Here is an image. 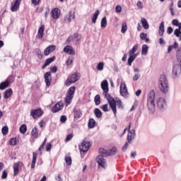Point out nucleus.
Here are the masks:
<instances>
[{
  "label": "nucleus",
  "mask_w": 181,
  "mask_h": 181,
  "mask_svg": "<svg viewBox=\"0 0 181 181\" xmlns=\"http://www.w3.org/2000/svg\"><path fill=\"white\" fill-rule=\"evenodd\" d=\"M101 88L105 93V95L108 101V104L112 109L115 117H117V107L115 103V100L108 94V81L107 80H104L101 83Z\"/></svg>",
  "instance_id": "nucleus-1"
},
{
  "label": "nucleus",
  "mask_w": 181,
  "mask_h": 181,
  "mask_svg": "<svg viewBox=\"0 0 181 181\" xmlns=\"http://www.w3.org/2000/svg\"><path fill=\"white\" fill-rule=\"evenodd\" d=\"M147 107L151 114L155 112V90L149 91L147 96Z\"/></svg>",
  "instance_id": "nucleus-2"
},
{
  "label": "nucleus",
  "mask_w": 181,
  "mask_h": 181,
  "mask_svg": "<svg viewBox=\"0 0 181 181\" xmlns=\"http://www.w3.org/2000/svg\"><path fill=\"white\" fill-rule=\"evenodd\" d=\"M158 87L162 93L166 94L169 91V82L166 76L160 75L159 78Z\"/></svg>",
  "instance_id": "nucleus-3"
},
{
  "label": "nucleus",
  "mask_w": 181,
  "mask_h": 181,
  "mask_svg": "<svg viewBox=\"0 0 181 181\" xmlns=\"http://www.w3.org/2000/svg\"><path fill=\"white\" fill-rule=\"evenodd\" d=\"M100 155H103V156H112L117 153V148L112 147L110 150H105L104 148L99 149Z\"/></svg>",
  "instance_id": "nucleus-4"
},
{
  "label": "nucleus",
  "mask_w": 181,
  "mask_h": 181,
  "mask_svg": "<svg viewBox=\"0 0 181 181\" xmlns=\"http://www.w3.org/2000/svg\"><path fill=\"white\" fill-rule=\"evenodd\" d=\"M79 78H80V76H78V74L75 73L68 77L67 80L65 81V86L69 87V86H71L73 83H76V81H78Z\"/></svg>",
  "instance_id": "nucleus-5"
},
{
  "label": "nucleus",
  "mask_w": 181,
  "mask_h": 181,
  "mask_svg": "<svg viewBox=\"0 0 181 181\" xmlns=\"http://www.w3.org/2000/svg\"><path fill=\"white\" fill-rule=\"evenodd\" d=\"M76 90V87L72 86L69 88L68 90V95L66 97L65 99V103H66V106L69 105V104L71 103V100H73V97H74V91Z\"/></svg>",
  "instance_id": "nucleus-6"
},
{
  "label": "nucleus",
  "mask_w": 181,
  "mask_h": 181,
  "mask_svg": "<svg viewBox=\"0 0 181 181\" xmlns=\"http://www.w3.org/2000/svg\"><path fill=\"white\" fill-rule=\"evenodd\" d=\"M157 107H158L159 110L160 111H165L166 108H168V102L166 101V99L163 98H159L157 99Z\"/></svg>",
  "instance_id": "nucleus-7"
},
{
  "label": "nucleus",
  "mask_w": 181,
  "mask_h": 181,
  "mask_svg": "<svg viewBox=\"0 0 181 181\" xmlns=\"http://www.w3.org/2000/svg\"><path fill=\"white\" fill-rule=\"evenodd\" d=\"M119 93L122 97L124 98H128L129 93H128V89L127 88L125 82L120 83Z\"/></svg>",
  "instance_id": "nucleus-8"
},
{
  "label": "nucleus",
  "mask_w": 181,
  "mask_h": 181,
  "mask_svg": "<svg viewBox=\"0 0 181 181\" xmlns=\"http://www.w3.org/2000/svg\"><path fill=\"white\" fill-rule=\"evenodd\" d=\"M104 158H105V156L100 154L96 158V162L98 164V166L105 169L107 168V160Z\"/></svg>",
  "instance_id": "nucleus-9"
},
{
  "label": "nucleus",
  "mask_w": 181,
  "mask_h": 181,
  "mask_svg": "<svg viewBox=\"0 0 181 181\" xmlns=\"http://www.w3.org/2000/svg\"><path fill=\"white\" fill-rule=\"evenodd\" d=\"M43 112L42 109H33L30 111V116L33 117V119H37L42 117Z\"/></svg>",
  "instance_id": "nucleus-10"
},
{
  "label": "nucleus",
  "mask_w": 181,
  "mask_h": 181,
  "mask_svg": "<svg viewBox=\"0 0 181 181\" xmlns=\"http://www.w3.org/2000/svg\"><path fill=\"white\" fill-rule=\"evenodd\" d=\"M90 146H91L90 141H83L82 143L79 145V150L81 152L86 153V152L90 149Z\"/></svg>",
  "instance_id": "nucleus-11"
},
{
  "label": "nucleus",
  "mask_w": 181,
  "mask_h": 181,
  "mask_svg": "<svg viewBox=\"0 0 181 181\" xmlns=\"http://www.w3.org/2000/svg\"><path fill=\"white\" fill-rule=\"evenodd\" d=\"M173 74L174 77H179L181 74V63L176 64L173 68Z\"/></svg>",
  "instance_id": "nucleus-12"
},
{
  "label": "nucleus",
  "mask_w": 181,
  "mask_h": 181,
  "mask_svg": "<svg viewBox=\"0 0 181 181\" xmlns=\"http://www.w3.org/2000/svg\"><path fill=\"white\" fill-rule=\"evenodd\" d=\"M74 19H76V15H74V13L71 11L66 15V16L64 18V21L66 23H70L71 21H74Z\"/></svg>",
  "instance_id": "nucleus-13"
},
{
  "label": "nucleus",
  "mask_w": 181,
  "mask_h": 181,
  "mask_svg": "<svg viewBox=\"0 0 181 181\" xmlns=\"http://www.w3.org/2000/svg\"><path fill=\"white\" fill-rule=\"evenodd\" d=\"M23 166V162H18V163H15L13 165V175L14 176H16V175H18V173H19V169H21V168Z\"/></svg>",
  "instance_id": "nucleus-14"
},
{
  "label": "nucleus",
  "mask_w": 181,
  "mask_h": 181,
  "mask_svg": "<svg viewBox=\"0 0 181 181\" xmlns=\"http://www.w3.org/2000/svg\"><path fill=\"white\" fill-rule=\"evenodd\" d=\"M44 78L46 86L49 87L50 84H52V73L46 72L44 75Z\"/></svg>",
  "instance_id": "nucleus-15"
},
{
  "label": "nucleus",
  "mask_w": 181,
  "mask_h": 181,
  "mask_svg": "<svg viewBox=\"0 0 181 181\" xmlns=\"http://www.w3.org/2000/svg\"><path fill=\"white\" fill-rule=\"evenodd\" d=\"M81 40V35L78 33H75L67 39V42H80Z\"/></svg>",
  "instance_id": "nucleus-16"
},
{
  "label": "nucleus",
  "mask_w": 181,
  "mask_h": 181,
  "mask_svg": "<svg viewBox=\"0 0 181 181\" xmlns=\"http://www.w3.org/2000/svg\"><path fill=\"white\" fill-rule=\"evenodd\" d=\"M50 13L52 19H59L60 18V10L58 8L52 9Z\"/></svg>",
  "instance_id": "nucleus-17"
},
{
  "label": "nucleus",
  "mask_w": 181,
  "mask_h": 181,
  "mask_svg": "<svg viewBox=\"0 0 181 181\" xmlns=\"http://www.w3.org/2000/svg\"><path fill=\"white\" fill-rule=\"evenodd\" d=\"M64 53H66L67 54H71V56H74L76 54V51H74V48L70 45H66L64 48Z\"/></svg>",
  "instance_id": "nucleus-18"
},
{
  "label": "nucleus",
  "mask_w": 181,
  "mask_h": 181,
  "mask_svg": "<svg viewBox=\"0 0 181 181\" xmlns=\"http://www.w3.org/2000/svg\"><path fill=\"white\" fill-rule=\"evenodd\" d=\"M64 105L62 102H59L52 107V112H59L61 110H63Z\"/></svg>",
  "instance_id": "nucleus-19"
},
{
  "label": "nucleus",
  "mask_w": 181,
  "mask_h": 181,
  "mask_svg": "<svg viewBox=\"0 0 181 181\" xmlns=\"http://www.w3.org/2000/svg\"><path fill=\"white\" fill-rule=\"evenodd\" d=\"M21 0H16L14 4H11V11L12 12H16L19 9V6H21Z\"/></svg>",
  "instance_id": "nucleus-20"
},
{
  "label": "nucleus",
  "mask_w": 181,
  "mask_h": 181,
  "mask_svg": "<svg viewBox=\"0 0 181 181\" xmlns=\"http://www.w3.org/2000/svg\"><path fill=\"white\" fill-rule=\"evenodd\" d=\"M56 50V45H49L44 51L45 56H49L52 52Z\"/></svg>",
  "instance_id": "nucleus-21"
},
{
  "label": "nucleus",
  "mask_w": 181,
  "mask_h": 181,
  "mask_svg": "<svg viewBox=\"0 0 181 181\" xmlns=\"http://www.w3.org/2000/svg\"><path fill=\"white\" fill-rule=\"evenodd\" d=\"M135 138V130L132 129L129 131L127 134V141L129 144L134 141V139Z\"/></svg>",
  "instance_id": "nucleus-22"
},
{
  "label": "nucleus",
  "mask_w": 181,
  "mask_h": 181,
  "mask_svg": "<svg viewBox=\"0 0 181 181\" xmlns=\"http://www.w3.org/2000/svg\"><path fill=\"white\" fill-rule=\"evenodd\" d=\"M74 117L75 119H78L79 118H81L83 113L81 112V110H80V109L74 108Z\"/></svg>",
  "instance_id": "nucleus-23"
},
{
  "label": "nucleus",
  "mask_w": 181,
  "mask_h": 181,
  "mask_svg": "<svg viewBox=\"0 0 181 181\" xmlns=\"http://www.w3.org/2000/svg\"><path fill=\"white\" fill-rule=\"evenodd\" d=\"M54 60H56V57H52V58L47 59L42 69H46V67H47V66H49V64H50L51 63H53Z\"/></svg>",
  "instance_id": "nucleus-24"
},
{
  "label": "nucleus",
  "mask_w": 181,
  "mask_h": 181,
  "mask_svg": "<svg viewBox=\"0 0 181 181\" xmlns=\"http://www.w3.org/2000/svg\"><path fill=\"white\" fill-rule=\"evenodd\" d=\"M164 33H165V23L162 21L158 28L159 36H163Z\"/></svg>",
  "instance_id": "nucleus-25"
},
{
  "label": "nucleus",
  "mask_w": 181,
  "mask_h": 181,
  "mask_svg": "<svg viewBox=\"0 0 181 181\" xmlns=\"http://www.w3.org/2000/svg\"><path fill=\"white\" fill-rule=\"evenodd\" d=\"M138 56V54H129V59H128V64L129 66H132V62L136 59V57Z\"/></svg>",
  "instance_id": "nucleus-26"
},
{
  "label": "nucleus",
  "mask_w": 181,
  "mask_h": 181,
  "mask_svg": "<svg viewBox=\"0 0 181 181\" xmlns=\"http://www.w3.org/2000/svg\"><path fill=\"white\" fill-rule=\"evenodd\" d=\"M9 80H6L4 82H1L0 83V90H5V88H8L9 87Z\"/></svg>",
  "instance_id": "nucleus-27"
},
{
  "label": "nucleus",
  "mask_w": 181,
  "mask_h": 181,
  "mask_svg": "<svg viewBox=\"0 0 181 181\" xmlns=\"http://www.w3.org/2000/svg\"><path fill=\"white\" fill-rule=\"evenodd\" d=\"M36 160H37V153H33V160L31 163V169H34L35 165H36Z\"/></svg>",
  "instance_id": "nucleus-28"
},
{
  "label": "nucleus",
  "mask_w": 181,
  "mask_h": 181,
  "mask_svg": "<svg viewBox=\"0 0 181 181\" xmlns=\"http://www.w3.org/2000/svg\"><path fill=\"white\" fill-rule=\"evenodd\" d=\"M43 33H45V26L42 25L38 30L37 36L40 39H43Z\"/></svg>",
  "instance_id": "nucleus-29"
},
{
  "label": "nucleus",
  "mask_w": 181,
  "mask_h": 181,
  "mask_svg": "<svg viewBox=\"0 0 181 181\" xmlns=\"http://www.w3.org/2000/svg\"><path fill=\"white\" fill-rule=\"evenodd\" d=\"M141 22L144 29H149V24L148 23V21H146L145 18H142L141 19Z\"/></svg>",
  "instance_id": "nucleus-30"
},
{
  "label": "nucleus",
  "mask_w": 181,
  "mask_h": 181,
  "mask_svg": "<svg viewBox=\"0 0 181 181\" xmlns=\"http://www.w3.org/2000/svg\"><path fill=\"white\" fill-rule=\"evenodd\" d=\"M148 49L149 47H148L146 45H143L141 48V54H143V56H146V54H148Z\"/></svg>",
  "instance_id": "nucleus-31"
},
{
  "label": "nucleus",
  "mask_w": 181,
  "mask_h": 181,
  "mask_svg": "<svg viewBox=\"0 0 181 181\" xmlns=\"http://www.w3.org/2000/svg\"><path fill=\"white\" fill-rule=\"evenodd\" d=\"M13 91L12 88L7 89L4 93V98H9L11 97Z\"/></svg>",
  "instance_id": "nucleus-32"
},
{
  "label": "nucleus",
  "mask_w": 181,
  "mask_h": 181,
  "mask_svg": "<svg viewBox=\"0 0 181 181\" xmlns=\"http://www.w3.org/2000/svg\"><path fill=\"white\" fill-rule=\"evenodd\" d=\"M31 135H33L36 139L39 138V131L37 130V128L34 127L32 129Z\"/></svg>",
  "instance_id": "nucleus-33"
},
{
  "label": "nucleus",
  "mask_w": 181,
  "mask_h": 181,
  "mask_svg": "<svg viewBox=\"0 0 181 181\" xmlns=\"http://www.w3.org/2000/svg\"><path fill=\"white\" fill-rule=\"evenodd\" d=\"M99 15H100V11L96 10L95 11V13H93V18H92L93 23H95V22H97V19H98Z\"/></svg>",
  "instance_id": "nucleus-34"
},
{
  "label": "nucleus",
  "mask_w": 181,
  "mask_h": 181,
  "mask_svg": "<svg viewBox=\"0 0 181 181\" xmlns=\"http://www.w3.org/2000/svg\"><path fill=\"white\" fill-rule=\"evenodd\" d=\"M94 114L97 118H101L103 117V112L98 108L94 110Z\"/></svg>",
  "instance_id": "nucleus-35"
},
{
  "label": "nucleus",
  "mask_w": 181,
  "mask_h": 181,
  "mask_svg": "<svg viewBox=\"0 0 181 181\" xmlns=\"http://www.w3.org/2000/svg\"><path fill=\"white\" fill-rule=\"evenodd\" d=\"M88 125L90 129L94 128L95 127V120L94 119H90Z\"/></svg>",
  "instance_id": "nucleus-36"
},
{
  "label": "nucleus",
  "mask_w": 181,
  "mask_h": 181,
  "mask_svg": "<svg viewBox=\"0 0 181 181\" xmlns=\"http://www.w3.org/2000/svg\"><path fill=\"white\" fill-rule=\"evenodd\" d=\"M96 69L98 70V71H103L104 70V62H100L96 66Z\"/></svg>",
  "instance_id": "nucleus-37"
},
{
  "label": "nucleus",
  "mask_w": 181,
  "mask_h": 181,
  "mask_svg": "<svg viewBox=\"0 0 181 181\" xmlns=\"http://www.w3.org/2000/svg\"><path fill=\"white\" fill-rule=\"evenodd\" d=\"M26 131H28V128L26 127V124H22L20 127L21 134H25Z\"/></svg>",
  "instance_id": "nucleus-38"
},
{
  "label": "nucleus",
  "mask_w": 181,
  "mask_h": 181,
  "mask_svg": "<svg viewBox=\"0 0 181 181\" xmlns=\"http://www.w3.org/2000/svg\"><path fill=\"white\" fill-rule=\"evenodd\" d=\"M138 50V45H135L132 49L129 50V54H135V52Z\"/></svg>",
  "instance_id": "nucleus-39"
},
{
  "label": "nucleus",
  "mask_w": 181,
  "mask_h": 181,
  "mask_svg": "<svg viewBox=\"0 0 181 181\" xmlns=\"http://www.w3.org/2000/svg\"><path fill=\"white\" fill-rule=\"evenodd\" d=\"M1 132L3 135H8V132H9V128L8 126H4L1 129Z\"/></svg>",
  "instance_id": "nucleus-40"
},
{
  "label": "nucleus",
  "mask_w": 181,
  "mask_h": 181,
  "mask_svg": "<svg viewBox=\"0 0 181 181\" xmlns=\"http://www.w3.org/2000/svg\"><path fill=\"white\" fill-rule=\"evenodd\" d=\"M127 29H128V26L127 25V23L126 22L122 23L121 32L122 33H125V32H127Z\"/></svg>",
  "instance_id": "nucleus-41"
},
{
  "label": "nucleus",
  "mask_w": 181,
  "mask_h": 181,
  "mask_svg": "<svg viewBox=\"0 0 181 181\" xmlns=\"http://www.w3.org/2000/svg\"><path fill=\"white\" fill-rule=\"evenodd\" d=\"M101 28H107V17H103L101 20Z\"/></svg>",
  "instance_id": "nucleus-42"
},
{
  "label": "nucleus",
  "mask_w": 181,
  "mask_h": 181,
  "mask_svg": "<svg viewBox=\"0 0 181 181\" xmlns=\"http://www.w3.org/2000/svg\"><path fill=\"white\" fill-rule=\"evenodd\" d=\"M177 59L181 64V47L177 51Z\"/></svg>",
  "instance_id": "nucleus-43"
},
{
  "label": "nucleus",
  "mask_w": 181,
  "mask_h": 181,
  "mask_svg": "<svg viewBox=\"0 0 181 181\" xmlns=\"http://www.w3.org/2000/svg\"><path fill=\"white\" fill-rule=\"evenodd\" d=\"M18 144V141H16V138H11L9 140V145H11V146H15Z\"/></svg>",
  "instance_id": "nucleus-44"
},
{
  "label": "nucleus",
  "mask_w": 181,
  "mask_h": 181,
  "mask_svg": "<svg viewBox=\"0 0 181 181\" xmlns=\"http://www.w3.org/2000/svg\"><path fill=\"white\" fill-rule=\"evenodd\" d=\"M95 104L96 105H100V103H101V100H100V95H96L94 98Z\"/></svg>",
  "instance_id": "nucleus-45"
},
{
  "label": "nucleus",
  "mask_w": 181,
  "mask_h": 181,
  "mask_svg": "<svg viewBox=\"0 0 181 181\" xmlns=\"http://www.w3.org/2000/svg\"><path fill=\"white\" fill-rule=\"evenodd\" d=\"M117 104L118 108H124V105L122 104V100L120 99H117V100L115 102Z\"/></svg>",
  "instance_id": "nucleus-46"
},
{
  "label": "nucleus",
  "mask_w": 181,
  "mask_h": 181,
  "mask_svg": "<svg viewBox=\"0 0 181 181\" xmlns=\"http://www.w3.org/2000/svg\"><path fill=\"white\" fill-rule=\"evenodd\" d=\"M35 53L40 59H42V57H43V54H42V51L40 50V49H35Z\"/></svg>",
  "instance_id": "nucleus-47"
},
{
  "label": "nucleus",
  "mask_w": 181,
  "mask_h": 181,
  "mask_svg": "<svg viewBox=\"0 0 181 181\" xmlns=\"http://www.w3.org/2000/svg\"><path fill=\"white\" fill-rule=\"evenodd\" d=\"M65 162H66V165L70 166V165H71V162H72L71 157H69V156L65 157Z\"/></svg>",
  "instance_id": "nucleus-48"
},
{
  "label": "nucleus",
  "mask_w": 181,
  "mask_h": 181,
  "mask_svg": "<svg viewBox=\"0 0 181 181\" xmlns=\"http://www.w3.org/2000/svg\"><path fill=\"white\" fill-rule=\"evenodd\" d=\"M100 109L105 112H108V104H105L100 106Z\"/></svg>",
  "instance_id": "nucleus-49"
},
{
  "label": "nucleus",
  "mask_w": 181,
  "mask_h": 181,
  "mask_svg": "<svg viewBox=\"0 0 181 181\" xmlns=\"http://www.w3.org/2000/svg\"><path fill=\"white\" fill-rule=\"evenodd\" d=\"M177 26H178V28H177L174 30V35H177V33H180V32H181L180 31V30H181V23H180L178 24V25H177Z\"/></svg>",
  "instance_id": "nucleus-50"
},
{
  "label": "nucleus",
  "mask_w": 181,
  "mask_h": 181,
  "mask_svg": "<svg viewBox=\"0 0 181 181\" xmlns=\"http://www.w3.org/2000/svg\"><path fill=\"white\" fill-rule=\"evenodd\" d=\"M67 121V117H66V115H62L60 117V122H62V124H64V122H66Z\"/></svg>",
  "instance_id": "nucleus-51"
},
{
  "label": "nucleus",
  "mask_w": 181,
  "mask_h": 181,
  "mask_svg": "<svg viewBox=\"0 0 181 181\" xmlns=\"http://www.w3.org/2000/svg\"><path fill=\"white\" fill-rule=\"evenodd\" d=\"M146 37H148V35L146 33H141L140 34V38L141 39V40H145V39H146Z\"/></svg>",
  "instance_id": "nucleus-52"
},
{
  "label": "nucleus",
  "mask_w": 181,
  "mask_h": 181,
  "mask_svg": "<svg viewBox=\"0 0 181 181\" xmlns=\"http://www.w3.org/2000/svg\"><path fill=\"white\" fill-rule=\"evenodd\" d=\"M136 6L139 8V9H143L144 8V4H142V1H139L136 4Z\"/></svg>",
  "instance_id": "nucleus-53"
},
{
  "label": "nucleus",
  "mask_w": 181,
  "mask_h": 181,
  "mask_svg": "<svg viewBox=\"0 0 181 181\" xmlns=\"http://www.w3.org/2000/svg\"><path fill=\"white\" fill-rule=\"evenodd\" d=\"M139 77H141V74H134V76L133 77L134 81H137V80H139Z\"/></svg>",
  "instance_id": "nucleus-54"
},
{
  "label": "nucleus",
  "mask_w": 181,
  "mask_h": 181,
  "mask_svg": "<svg viewBox=\"0 0 181 181\" xmlns=\"http://www.w3.org/2000/svg\"><path fill=\"white\" fill-rule=\"evenodd\" d=\"M180 23H179V20L177 19H174L172 21V25H173L174 26H178Z\"/></svg>",
  "instance_id": "nucleus-55"
},
{
  "label": "nucleus",
  "mask_w": 181,
  "mask_h": 181,
  "mask_svg": "<svg viewBox=\"0 0 181 181\" xmlns=\"http://www.w3.org/2000/svg\"><path fill=\"white\" fill-rule=\"evenodd\" d=\"M115 11L117 13H119L122 11V8L120 6H117L115 7Z\"/></svg>",
  "instance_id": "nucleus-56"
},
{
  "label": "nucleus",
  "mask_w": 181,
  "mask_h": 181,
  "mask_svg": "<svg viewBox=\"0 0 181 181\" xmlns=\"http://www.w3.org/2000/svg\"><path fill=\"white\" fill-rule=\"evenodd\" d=\"M52 150V144H47L46 146L47 152H49Z\"/></svg>",
  "instance_id": "nucleus-57"
},
{
  "label": "nucleus",
  "mask_w": 181,
  "mask_h": 181,
  "mask_svg": "<svg viewBox=\"0 0 181 181\" xmlns=\"http://www.w3.org/2000/svg\"><path fill=\"white\" fill-rule=\"evenodd\" d=\"M172 32H173V28H172V27H168L167 29L168 35H172Z\"/></svg>",
  "instance_id": "nucleus-58"
},
{
  "label": "nucleus",
  "mask_w": 181,
  "mask_h": 181,
  "mask_svg": "<svg viewBox=\"0 0 181 181\" xmlns=\"http://www.w3.org/2000/svg\"><path fill=\"white\" fill-rule=\"evenodd\" d=\"M72 138H73V134H69L67 135L66 141H71L72 139Z\"/></svg>",
  "instance_id": "nucleus-59"
},
{
  "label": "nucleus",
  "mask_w": 181,
  "mask_h": 181,
  "mask_svg": "<svg viewBox=\"0 0 181 181\" xmlns=\"http://www.w3.org/2000/svg\"><path fill=\"white\" fill-rule=\"evenodd\" d=\"M73 63V59H68L66 62V64L67 66H70Z\"/></svg>",
  "instance_id": "nucleus-60"
},
{
  "label": "nucleus",
  "mask_w": 181,
  "mask_h": 181,
  "mask_svg": "<svg viewBox=\"0 0 181 181\" xmlns=\"http://www.w3.org/2000/svg\"><path fill=\"white\" fill-rule=\"evenodd\" d=\"M1 177L2 179H6V177H8V173H6V171H3Z\"/></svg>",
  "instance_id": "nucleus-61"
},
{
  "label": "nucleus",
  "mask_w": 181,
  "mask_h": 181,
  "mask_svg": "<svg viewBox=\"0 0 181 181\" xmlns=\"http://www.w3.org/2000/svg\"><path fill=\"white\" fill-rule=\"evenodd\" d=\"M50 70L52 73H56L57 71V66H54L52 67Z\"/></svg>",
  "instance_id": "nucleus-62"
},
{
  "label": "nucleus",
  "mask_w": 181,
  "mask_h": 181,
  "mask_svg": "<svg viewBox=\"0 0 181 181\" xmlns=\"http://www.w3.org/2000/svg\"><path fill=\"white\" fill-rule=\"evenodd\" d=\"M39 2H40V0H32V4L35 6L39 5Z\"/></svg>",
  "instance_id": "nucleus-63"
},
{
  "label": "nucleus",
  "mask_w": 181,
  "mask_h": 181,
  "mask_svg": "<svg viewBox=\"0 0 181 181\" xmlns=\"http://www.w3.org/2000/svg\"><path fill=\"white\" fill-rule=\"evenodd\" d=\"M159 44H160L161 46L165 45V40H163V38H160V39H159Z\"/></svg>",
  "instance_id": "nucleus-64"
}]
</instances>
